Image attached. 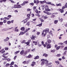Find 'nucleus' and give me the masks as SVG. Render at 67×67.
<instances>
[{
	"mask_svg": "<svg viewBox=\"0 0 67 67\" xmlns=\"http://www.w3.org/2000/svg\"><path fill=\"white\" fill-rule=\"evenodd\" d=\"M49 29L48 28H47L45 30H43L42 33V34L43 35L44 34V33H47V32H49Z\"/></svg>",
	"mask_w": 67,
	"mask_h": 67,
	"instance_id": "obj_1",
	"label": "nucleus"
},
{
	"mask_svg": "<svg viewBox=\"0 0 67 67\" xmlns=\"http://www.w3.org/2000/svg\"><path fill=\"white\" fill-rule=\"evenodd\" d=\"M30 19V17H28L27 18H26L25 19L23 20L22 21H21V22H24V24L25 23L27 22V20H29Z\"/></svg>",
	"mask_w": 67,
	"mask_h": 67,
	"instance_id": "obj_2",
	"label": "nucleus"
},
{
	"mask_svg": "<svg viewBox=\"0 0 67 67\" xmlns=\"http://www.w3.org/2000/svg\"><path fill=\"white\" fill-rule=\"evenodd\" d=\"M45 10L47 11H51V9H48V7L47 5H46L45 6Z\"/></svg>",
	"mask_w": 67,
	"mask_h": 67,
	"instance_id": "obj_3",
	"label": "nucleus"
},
{
	"mask_svg": "<svg viewBox=\"0 0 67 67\" xmlns=\"http://www.w3.org/2000/svg\"><path fill=\"white\" fill-rule=\"evenodd\" d=\"M56 14H57V13H54L52 14V15L51 16V18H54Z\"/></svg>",
	"mask_w": 67,
	"mask_h": 67,
	"instance_id": "obj_4",
	"label": "nucleus"
},
{
	"mask_svg": "<svg viewBox=\"0 0 67 67\" xmlns=\"http://www.w3.org/2000/svg\"><path fill=\"white\" fill-rule=\"evenodd\" d=\"M41 61L46 62H47V63H48V61L46 59H41Z\"/></svg>",
	"mask_w": 67,
	"mask_h": 67,
	"instance_id": "obj_5",
	"label": "nucleus"
},
{
	"mask_svg": "<svg viewBox=\"0 0 67 67\" xmlns=\"http://www.w3.org/2000/svg\"><path fill=\"white\" fill-rule=\"evenodd\" d=\"M47 48V49L48 48H51V44H48Z\"/></svg>",
	"mask_w": 67,
	"mask_h": 67,
	"instance_id": "obj_6",
	"label": "nucleus"
},
{
	"mask_svg": "<svg viewBox=\"0 0 67 67\" xmlns=\"http://www.w3.org/2000/svg\"><path fill=\"white\" fill-rule=\"evenodd\" d=\"M13 28V27H12L11 28H8L6 30L4 29V30H3V31H8V30H11V29H12Z\"/></svg>",
	"mask_w": 67,
	"mask_h": 67,
	"instance_id": "obj_7",
	"label": "nucleus"
},
{
	"mask_svg": "<svg viewBox=\"0 0 67 67\" xmlns=\"http://www.w3.org/2000/svg\"><path fill=\"white\" fill-rule=\"evenodd\" d=\"M48 63H47V62H42L41 63V65H44V64H47Z\"/></svg>",
	"mask_w": 67,
	"mask_h": 67,
	"instance_id": "obj_8",
	"label": "nucleus"
},
{
	"mask_svg": "<svg viewBox=\"0 0 67 67\" xmlns=\"http://www.w3.org/2000/svg\"><path fill=\"white\" fill-rule=\"evenodd\" d=\"M20 54L21 55H22L23 54H24V51L22 50L20 53Z\"/></svg>",
	"mask_w": 67,
	"mask_h": 67,
	"instance_id": "obj_9",
	"label": "nucleus"
},
{
	"mask_svg": "<svg viewBox=\"0 0 67 67\" xmlns=\"http://www.w3.org/2000/svg\"><path fill=\"white\" fill-rule=\"evenodd\" d=\"M20 30H21V31H24L25 30V27H21L20 29Z\"/></svg>",
	"mask_w": 67,
	"mask_h": 67,
	"instance_id": "obj_10",
	"label": "nucleus"
},
{
	"mask_svg": "<svg viewBox=\"0 0 67 67\" xmlns=\"http://www.w3.org/2000/svg\"><path fill=\"white\" fill-rule=\"evenodd\" d=\"M43 56H45L46 57H47V56H48V54H46V53H44Z\"/></svg>",
	"mask_w": 67,
	"mask_h": 67,
	"instance_id": "obj_11",
	"label": "nucleus"
},
{
	"mask_svg": "<svg viewBox=\"0 0 67 67\" xmlns=\"http://www.w3.org/2000/svg\"><path fill=\"white\" fill-rule=\"evenodd\" d=\"M31 38L32 40H34L35 39V36L32 35V36L31 37Z\"/></svg>",
	"mask_w": 67,
	"mask_h": 67,
	"instance_id": "obj_12",
	"label": "nucleus"
},
{
	"mask_svg": "<svg viewBox=\"0 0 67 67\" xmlns=\"http://www.w3.org/2000/svg\"><path fill=\"white\" fill-rule=\"evenodd\" d=\"M56 6L57 7H58V6H60H60H62V4H61L60 3H59V4H56Z\"/></svg>",
	"mask_w": 67,
	"mask_h": 67,
	"instance_id": "obj_13",
	"label": "nucleus"
},
{
	"mask_svg": "<svg viewBox=\"0 0 67 67\" xmlns=\"http://www.w3.org/2000/svg\"><path fill=\"white\" fill-rule=\"evenodd\" d=\"M36 63L35 62H32V64H31V66L32 67H33L35 65Z\"/></svg>",
	"mask_w": 67,
	"mask_h": 67,
	"instance_id": "obj_14",
	"label": "nucleus"
},
{
	"mask_svg": "<svg viewBox=\"0 0 67 67\" xmlns=\"http://www.w3.org/2000/svg\"><path fill=\"white\" fill-rule=\"evenodd\" d=\"M2 57H3L4 58H5V59H7V58H8V57H7V56H5V55L4 54H3L2 55Z\"/></svg>",
	"mask_w": 67,
	"mask_h": 67,
	"instance_id": "obj_15",
	"label": "nucleus"
},
{
	"mask_svg": "<svg viewBox=\"0 0 67 67\" xmlns=\"http://www.w3.org/2000/svg\"><path fill=\"white\" fill-rule=\"evenodd\" d=\"M42 23H41L40 24H39L38 25H37V26H39V27H41V26H42Z\"/></svg>",
	"mask_w": 67,
	"mask_h": 67,
	"instance_id": "obj_16",
	"label": "nucleus"
},
{
	"mask_svg": "<svg viewBox=\"0 0 67 67\" xmlns=\"http://www.w3.org/2000/svg\"><path fill=\"white\" fill-rule=\"evenodd\" d=\"M30 14H31V11L30 12V14H28L27 15V16L28 17V18H29V17L30 19V15H31Z\"/></svg>",
	"mask_w": 67,
	"mask_h": 67,
	"instance_id": "obj_17",
	"label": "nucleus"
},
{
	"mask_svg": "<svg viewBox=\"0 0 67 67\" xmlns=\"http://www.w3.org/2000/svg\"><path fill=\"white\" fill-rule=\"evenodd\" d=\"M24 34V32H22V31H21L20 34H19V35H23V34Z\"/></svg>",
	"mask_w": 67,
	"mask_h": 67,
	"instance_id": "obj_18",
	"label": "nucleus"
},
{
	"mask_svg": "<svg viewBox=\"0 0 67 67\" xmlns=\"http://www.w3.org/2000/svg\"><path fill=\"white\" fill-rule=\"evenodd\" d=\"M20 51L19 50L18 51H17L16 52H15L14 54H15V55H16L17 54H18V53H20Z\"/></svg>",
	"mask_w": 67,
	"mask_h": 67,
	"instance_id": "obj_19",
	"label": "nucleus"
},
{
	"mask_svg": "<svg viewBox=\"0 0 67 67\" xmlns=\"http://www.w3.org/2000/svg\"><path fill=\"white\" fill-rule=\"evenodd\" d=\"M14 8H18V5H15L14 6Z\"/></svg>",
	"mask_w": 67,
	"mask_h": 67,
	"instance_id": "obj_20",
	"label": "nucleus"
},
{
	"mask_svg": "<svg viewBox=\"0 0 67 67\" xmlns=\"http://www.w3.org/2000/svg\"><path fill=\"white\" fill-rule=\"evenodd\" d=\"M37 45L39 47H41V46H42V44H40V42H38V43Z\"/></svg>",
	"mask_w": 67,
	"mask_h": 67,
	"instance_id": "obj_21",
	"label": "nucleus"
},
{
	"mask_svg": "<svg viewBox=\"0 0 67 67\" xmlns=\"http://www.w3.org/2000/svg\"><path fill=\"white\" fill-rule=\"evenodd\" d=\"M58 22V20H55L54 21V24H56Z\"/></svg>",
	"mask_w": 67,
	"mask_h": 67,
	"instance_id": "obj_22",
	"label": "nucleus"
},
{
	"mask_svg": "<svg viewBox=\"0 0 67 67\" xmlns=\"http://www.w3.org/2000/svg\"><path fill=\"white\" fill-rule=\"evenodd\" d=\"M47 42H48V43H51V40H49V39H48V40Z\"/></svg>",
	"mask_w": 67,
	"mask_h": 67,
	"instance_id": "obj_23",
	"label": "nucleus"
},
{
	"mask_svg": "<svg viewBox=\"0 0 67 67\" xmlns=\"http://www.w3.org/2000/svg\"><path fill=\"white\" fill-rule=\"evenodd\" d=\"M59 19V21L61 22H62V21H63V19L62 18H60V19H60V18H58Z\"/></svg>",
	"mask_w": 67,
	"mask_h": 67,
	"instance_id": "obj_24",
	"label": "nucleus"
},
{
	"mask_svg": "<svg viewBox=\"0 0 67 67\" xmlns=\"http://www.w3.org/2000/svg\"><path fill=\"white\" fill-rule=\"evenodd\" d=\"M60 47H61L60 46H58L56 48L57 50H58V49H59L60 48Z\"/></svg>",
	"mask_w": 67,
	"mask_h": 67,
	"instance_id": "obj_25",
	"label": "nucleus"
},
{
	"mask_svg": "<svg viewBox=\"0 0 67 67\" xmlns=\"http://www.w3.org/2000/svg\"><path fill=\"white\" fill-rule=\"evenodd\" d=\"M55 63L57 65H58L59 64V62L58 61H55Z\"/></svg>",
	"mask_w": 67,
	"mask_h": 67,
	"instance_id": "obj_26",
	"label": "nucleus"
},
{
	"mask_svg": "<svg viewBox=\"0 0 67 67\" xmlns=\"http://www.w3.org/2000/svg\"><path fill=\"white\" fill-rule=\"evenodd\" d=\"M39 57V56H36V57H35L34 58V59H38Z\"/></svg>",
	"mask_w": 67,
	"mask_h": 67,
	"instance_id": "obj_27",
	"label": "nucleus"
},
{
	"mask_svg": "<svg viewBox=\"0 0 67 67\" xmlns=\"http://www.w3.org/2000/svg\"><path fill=\"white\" fill-rule=\"evenodd\" d=\"M47 15H51V14H52V13L47 12Z\"/></svg>",
	"mask_w": 67,
	"mask_h": 67,
	"instance_id": "obj_28",
	"label": "nucleus"
},
{
	"mask_svg": "<svg viewBox=\"0 0 67 67\" xmlns=\"http://www.w3.org/2000/svg\"><path fill=\"white\" fill-rule=\"evenodd\" d=\"M32 56L31 54H29L27 57H28V58H30L31 57H32Z\"/></svg>",
	"mask_w": 67,
	"mask_h": 67,
	"instance_id": "obj_29",
	"label": "nucleus"
},
{
	"mask_svg": "<svg viewBox=\"0 0 67 67\" xmlns=\"http://www.w3.org/2000/svg\"><path fill=\"white\" fill-rule=\"evenodd\" d=\"M10 66V64L9 63H7L5 65V67H9Z\"/></svg>",
	"mask_w": 67,
	"mask_h": 67,
	"instance_id": "obj_30",
	"label": "nucleus"
},
{
	"mask_svg": "<svg viewBox=\"0 0 67 67\" xmlns=\"http://www.w3.org/2000/svg\"><path fill=\"white\" fill-rule=\"evenodd\" d=\"M3 22L4 23H5L7 22V20L5 19H4V18Z\"/></svg>",
	"mask_w": 67,
	"mask_h": 67,
	"instance_id": "obj_31",
	"label": "nucleus"
},
{
	"mask_svg": "<svg viewBox=\"0 0 67 67\" xmlns=\"http://www.w3.org/2000/svg\"><path fill=\"white\" fill-rule=\"evenodd\" d=\"M22 8V6H21L20 4L18 5V8Z\"/></svg>",
	"mask_w": 67,
	"mask_h": 67,
	"instance_id": "obj_32",
	"label": "nucleus"
},
{
	"mask_svg": "<svg viewBox=\"0 0 67 67\" xmlns=\"http://www.w3.org/2000/svg\"><path fill=\"white\" fill-rule=\"evenodd\" d=\"M28 3V1H24L23 2L24 5H25L26 3Z\"/></svg>",
	"mask_w": 67,
	"mask_h": 67,
	"instance_id": "obj_33",
	"label": "nucleus"
},
{
	"mask_svg": "<svg viewBox=\"0 0 67 67\" xmlns=\"http://www.w3.org/2000/svg\"><path fill=\"white\" fill-rule=\"evenodd\" d=\"M26 43L25 42V40H24L22 41L21 42V43L22 44H23V43H24L25 44V43Z\"/></svg>",
	"mask_w": 67,
	"mask_h": 67,
	"instance_id": "obj_34",
	"label": "nucleus"
},
{
	"mask_svg": "<svg viewBox=\"0 0 67 67\" xmlns=\"http://www.w3.org/2000/svg\"><path fill=\"white\" fill-rule=\"evenodd\" d=\"M37 7L36 6H34L33 7V10H34V11H35V9H36V7Z\"/></svg>",
	"mask_w": 67,
	"mask_h": 67,
	"instance_id": "obj_35",
	"label": "nucleus"
},
{
	"mask_svg": "<svg viewBox=\"0 0 67 67\" xmlns=\"http://www.w3.org/2000/svg\"><path fill=\"white\" fill-rule=\"evenodd\" d=\"M14 64V62H12L10 64V65H13Z\"/></svg>",
	"mask_w": 67,
	"mask_h": 67,
	"instance_id": "obj_36",
	"label": "nucleus"
},
{
	"mask_svg": "<svg viewBox=\"0 0 67 67\" xmlns=\"http://www.w3.org/2000/svg\"><path fill=\"white\" fill-rule=\"evenodd\" d=\"M33 43L35 44V45H36L37 44V42L36 41H34Z\"/></svg>",
	"mask_w": 67,
	"mask_h": 67,
	"instance_id": "obj_37",
	"label": "nucleus"
},
{
	"mask_svg": "<svg viewBox=\"0 0 67 67\" xmlns=\"http://www.w3.org/2000/svg\"><path fill=\"white\" fill-rule=\"evenodd\" d=\"M46 3L48 4H49L50 5H51V3L49 2H46Z\"/></svg>",
	"mask_w": 67,
	"mask_h": 67,
	"instance_id": "obj_38",
	"label": "nucleus"
},
{
	"mask_svg": "<svg viewBox=\"0 0 67 67\" xmlns=\"http://www.w3.org/2000/svg\"><path fill=\"white\" fill-rule=\"evenodd\" d=\"M27 53V51H26L24 52V55H25Z\"/></svg>",
	"mask_w": 67,
	"mask_h": 67,
	"instance_id": "obj_39",
	"label": "nucleus"
},
{
	"mask_svg": "<svg viewBox=\"0 0 67 67\" xmlns=\"http://www.w3.org/2000/svg\"><path fill=\"white\" fill-rule=\"evenodd\" d=\"M9 1H11V2L12 3H15V2H14V1H12V0H9Z\"/></svg>",
	"mask_w": 67,
	"mask_h": 67,
	"instance_id": "obj_40",
	"label": "nucleus"
},
{
	"mask_svg": "<svg viewBox=\"0 0 67 67\" xmlns=\"http://www.w3.org/2000/svg\"><path fill=\"white\" fill-rule=\"evenodd\" d=\"M27 62H26V61H24L23 62V64H24V65H25V64H27Z\"/></svg>",
	"mask_w": 67,
	"mask_h": 67,
	"instance_id": "obj_41",
	"label": "nucleus"
},
{
	"mask_svg": "<svg viewBox=\"0 0 67 67\" xmlns=\"http://www.w3.org/2000/svg\"><path fill=\"white\" fill-rule=\"evenodd\" d=\"M35 15H36V16H38V17L40 18V15L39 14H35Z\"/></svg>",
	"mask_w": 67,
	"mask_h": 67,
	"instance_id": "obj_42",
	"label": "nucleus"
},
{
	"mask_svg": "<svg viewBox=\"0 0 67 67\" xmlns=\"http://www.w3.org/2000/svg\"><path fill=\"white\" fill-rule=\"evenodd\" d=\"M61 55V54H57V57H60V56Z\"/></svg>",
	"mask_w": 67,
	"mask_h": 67,
	"instance_id": "obj_43",
	"label": "nucleus"
},
{
	"mask_svg": "<svg viewBox=\"0 0 67 67\" xmlns=\"http://www.w3.org/2000/svg\"><path fill=\"white\" fill-rule=\"evenodd\" d=\"M26 25H28V26H29V25H30V22H27V23Z\"/></svg>",
	"mask_w": 67,
	"mask_h": 67,
	"instance_id": "obj_44",
	"label": "nucleus"
},
{
	"mask_svg": "<svg viewBox=\"0 0 67 67\" xmlns=\"http://www.w3.org/2000/svg\"><path fill=\"white\" fill-rule=\"evenodd\" d=\"M55 52V50H51V53H54Z\"/></svg>",
	"mask_w": 67,
	"mask_h": 67,
	"instance_id": "obj_45",
	"label": "nucleus"
},
{
	"mask_svg": "<svg viewBox=\"0 0 67 67\" xmlns=\"http://www.w3.org/2000/svg\"><path fill=\"white\" fill-rule=\"evenodd\" d=\"M63 43H64V44H65V45H66L67 44V40L64 41L63 42Z\"/></svg>",
	"mask_w": 67,
	"mask_h": 67,
	"instance_id": "obj_46",
	"label": "nucleus"
},
{
	"mask_svg": "<svg viewBox=\"0 0 67 67\" xmlns=\"http://www.w3.org/2000/svg\"><path fill=\"white\" fill-rule=\"evenodd\" d=\"M5 50H6L7 51H8L9 49V48L7 47H5Z\"/></svg>",
	"mask_w": 67,
	"mask_h": 67,
	"instance_id": "obj_47",
	"label": "nucleus"
},
{
	"mask_svg": "<svg viewBox=\"0 0 67 67\" xmlns=\"http://www.w3.org/2000/svg\"><path fill=\"white\" fill-rule=\"evenodd\" d=\"M39 19L42 22H44V20H43V19L40 18H39Z\"/></svg>",
	"mask_w": 67,
	"mask_h": 67,
	"instance_id": "obj_48",
	"label": "nucleus"
},
{
	"mask_svg": "<svg viewBox=\"0 0 67 67\" xmlns=\"http://www.w3.org/2000/svg\"><path fill=\"white\" fill-rule=\"evenodd\" d=\"M67 52V51H65V52L63 53V55L64 56H66V52Z\"/></svg>",
	"mask_w": 67,
	"mask_h": 67,
	"instance_id": "obj_49",
	"label": "nucleus"
},
{
	"mask_svg": "<svg viewBox=\"0 0 67 67\" xmlns=\"http://www.w3.org/2000/svg\"><path fill=\"white\" fill-rule=\"evenodd\" d=\"M64 9H61V10L60 11V12L61 13H63V12H64Z\"/></svg>",
	"mask_w": 67,
	"mask_h": 67,
	"instance_id": "obj_50",
	"label": "nucleus"
},
{
	"mask_svg": "<svg viewBox=\"0 0 67 67\" xmlns=\"http://www.w3.org/2000/svg\"><path fill=\"white\" fill-rule=\"evenodd\" d=\"M7 24H10L11 23V21H7Z\"/></svg>",
	"mask_w": 67,
	"mask_h": 67,
	"instance_id": "obj_51",
	"label": "nucleus"
},
{
	"mask_svg": "<svg viewBox=\"0 0 67 67\" xmlns=\"http://www.w3.org/2000/svg\"><path fill=\"white\" fill-rule=\"evenodd\" d=\"M25 44H26L27 45H28L30 44V42H25Z\"/></svg>",
	"mask_w": 67,
	"mask_h": 67,
	"instance_id": "obj_52",
	"label": "nucleus"
},
{
	"mask_svg": "<svg viewBox=\"0 0 67 67\" xmlns=\"http://www.w3.org/2000/svg\"><path fill=\"white\" fill-rule=\"evenodd\" d=\"M64 6L65 7V8H67V3H66L65 5Z\"/></svg>",
	"mask_w": 67,
	"mask_h": 67,
	"instance_id": "obj_53",
	"label": "nucleus"
},
{
	"mask_svg": "<svg viewBox=\"0 0 67 67\" xmlns=\"http://www.w3.org/2000/svg\"><path fill=\"white\" fill-rule=\"evenodd\" d=\"M27 31H28V30H27V29H26L25 31L24 32V33H26V32H27Z\"/></svg>",
	"mask_w": 67,
	"mask_h": 67,
	"instance_id": "obj_54",
	"label": "nucleus"
},
{
	"mask_svg": "<svg viewBox=\"0 0 67 67\" xmlns=\"http://www.w3.org/2000/svg\"><path fill=\"white\" fill-rule=\"evenodd\" d=\"M8 54H9V53L7 52L6 53L4 54L3 55H5V56H6V55H8Z\"/></svg>",
	"mask_w": 67,
	"mask_h": 67,
	"instance_id": "obj_55",
	"label": "nucleus"
},
{
	"mask_svg": "<svg viewBox=\"0 0 67 67\" xmlns=\"http://www.w3.org/2000/svg\"><path fill=\"white\" fill-rule=\"evenodd\" d=\"M35 12H36V13H38V11L37 9H36L35 11Z\"/></svg>",
	"mask_w": 67,
	"mask_h": 67,
	"instance_id": "obj_56",
	"label": "nucleus"
},
{
	"mask_svg": "<svg viewBox=\"0 0 67 67\" xmlns=\"http://www.w3.org/2000/svg\"><path fill=\"white\" fill-rule=\"evenodd\" d=\"M4 19H5L6 20H9V18H8L7 17H5L4 18Z\"/></svg>",
	"mask_w": 67,
	"mask_h": 67,
	"instance_id": "obj_57",
	"label": "nucleus"
},
{
	"mask_svg": "<svg viewBox=\"0 0 67 67\" xmlns=\"http://www.w3.org/2000/svg\"><path fill=\"white\" fill-rule=\"evenodd\" d=\"M7 60L8 62H10L11 60V59H7Z\"/></svg>",
	"mask_w": 67,
	"mask_h": 67,
	"instance_id": "obj_58",
	"label": "nucleus"
},
{
	"mask_svg": "<svg viewBox=\"0 0 67 67\" xmlns=\"http://www.w3.org/2000/svg\"><path fill=\"white\" fill-rule=\"evenodd\" d=\"M12 16L11 15H8V18H11V17Z\"/></svg>",
	"mask_w": 67,
	"mask_h": 67,
	"instance_id": "obj_59",
	"label": "nucleus"
},
{
	"mask_svg": "<svg viewBox=\"0 0 67 67\" xmlns=\"http://www.w3.org/2000/svg\"><path fill=\"white\" fill-rule=\"evenodd\" d=\"M52 63H50L48 64V66H50L51 65H52Z\"/></svg>",
	"mask_w": 67,
	"mask_h": 67,
	"instance_id": "obj_60",
	"label": "nucleus"
},
{
	"mask_svg": "<svg viewBox=\"0 0 67 67\" xmlns=\"http://www.w3.org/2000/svg\"><path fill=\"white\" fill-rule=\"evenodd\" d=\"M58 45H63V43H58Z\"/></svg>",
	"mask_w": 67,
	"mask_h": 67,
	"instance_id": "obj_61",
	"label": "nucleus"
},
{
	"mask_svg": "<svg viewBox=\"0 0 67 67\" xmlns=\"http://www.w3.org/2000/svg\"><path fill=\"white\" fill-rule=\"evenodd\" d=\"M44 18L45 19H47V18H48V17H47V16H44Z\"/></svg>",
	"mask_w": 67,
	"mask_h": 67,
	"instance_id": "obj_62",
	"label": "nucleus"
},
{
	"mask_svg": "<svg viewBox=\"0 0 67 67\" xmlns=\"http://www.w3.org/2000/svg\"><path fill=\"white\" fill-rule=\"evenodd\" d=\"M3 22H0V25H2L3 24Z\"/></svg>",
	"mask_w": 67,
	"mask_h": 67,
	"instance_id": "obj_63",
	"label": "nucleus"
},
{
	"mask_svg": "<svg viewBox=\"0 0 67 67\" xmlns=\"http://www.w3.org/2000/svg\"><path fill=\"white\" fill-rule=\"evenodd\" d=\"M64 50H67V47H66L64 49Z\"/></svg>",
	"mask_w": 67,
	"mask_h": 67,
	"instance_id": "obj_64",
	"label": "nucleus"
}]
</instances>
